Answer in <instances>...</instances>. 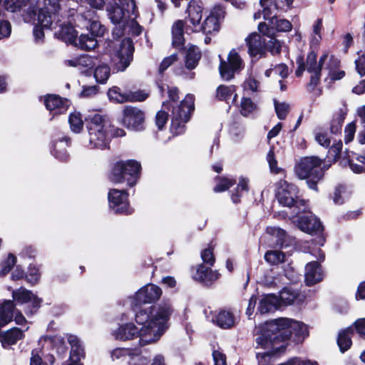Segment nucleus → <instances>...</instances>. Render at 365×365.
<instances>
[{
  "label": "nucleus",
  "instance_id": "obj_24",
  "mask_svg": "<svg viewBox=\"0 0 365 365\" xmlns=\"http://www.w3.org/2000/svg\"><path fill=\"white\" fill-rule=\"evenodd\" d=\"M81 17L86 21V28L91 31V34L95 36H102L105 31L106 28L101 23L95 18V12L92 11H87L82 14Z\"/></svg>",
  "mask_w": 365,
  "mask_h": 365
},
{
  "label": "nucleus",
  "instance_id": "obj_38",
  "mask_svg": "<svg viewBox=\"0 0 365 365\" xmlns=\"http://www.w3.org/2000/svg\"><path fill=\"white\" fill-rule=\"evenodd\" d=\"M97 44L98 41L92 34H81L78 38H76L73 45L81 49L89 51L95 48Z\"/></svg>",
  "mask_w": 365,
  "mask_h": 365
},
{
  "label": "nucleus",
  "instance_id": "obj_6",
  "mask_svg": "<svg viewBox=\"0 0 365 365\" xmlns=\"http://www.w3.org/2000/svg\"><path fill=\"white\" fill-rule=\"evenodd\" d=\"M86 128L88 132L90 148L105 149L108 148L110 134V123L102 115L95 113L88 115Z\"/></svg>",
  "mask_w": 365,
  "mask_h": 365
},
{
  "label": "nucleus",
  "instance_id": "obj_5",
  "mask_svg": "<svg viewBox=\"0 0 365 365\" xmlns=\"http://www.w3.org/2000/svg\"><path fill=\"white\" fill-rule=\"evenodd\" d=\"M329 167L320 158L308 156L299 160L295 166V172L299 178L307 180V184L310 189L317 191V184L323 179L324 172Z\"/></svg>",
  "mask_w": 365,
  "mask_h": 365
},
{
  "label": "nucleus",
  "instance_id": "obj_2",
  "mask_svg": "<svg viewBox=\"0 0 365 365\" xmlns=\"http://www.w3.org/2000/svg\"><path fill=\"white\" fill-rule=\"evenodd\" d=\"M297 64L298 65L295 72L297 76H301L305 70L311 73L308 84L309 91H313L319 84L322 68L328 70V76L332 81L340 80L345 76L344 71L339 70V59L333 55H329L328 52H324L317 60V54L314 51H311L308 53L305 63L302 58L299 57L297 59Z\"/></svg>",
  "mask_w": 365,
  "mask_h": 365
},
{
  "label": "nucleus",
  "instance_id": "obj_52",
  "mask_svg": "<svg viewBox=\"0 0 365 365\" xmlns=\"http://www.w3.org/2000/svg\"><path fill=\"white\" fill-rule=\"evenodd\" d=\"M134 350L128 348H116L110 352V357L113 361L121 359L126 356H133Z\"/></svg>",
  "mask_w": 365,
  "mask_h": 365
},
{
  "label": "nucleus",
  "instance_id": "obj_59",
  "mask_svg": "<svg viewBox=\"0 0 365 365\" xmlns=\"http://www.w3.org/2000/svg\"><path fill=\"white\" fill-rule=\"evenodd\" d=\"M147 98L148 94L143 91L127 93L128 101L140 102L145 101Z\"/></svg>",
  "mask_w": 365,
  "mask_h": 365
},
{
  "label": "nucleus",
  "instance_id": "obj_16",
  "mask_svg": "<svg viewBox=\"0 0 365 365\" xmlns=\"http://www.w3.org/2000/svg\"><path fill=\"white\" fill-rule=\"evenodd\" d=\"M108 197L109 207L115 213L130 215L133 212L128 202V193L125 190L112 189Z\"/></svg>",
  "mask_w": 365,
  "mask_h": 365
},
{
  "label": "nucleus",
  "instance_id": "obj_14",
  "mask_svg": "<svg viewBox=\"0 0 365 365\" xmlns=\"http://www.w3.org/2000/svg\"><path fill=\"white\" fill-rule=\"evenodd\" d=\"M122 123L127 128L142 130L145 128V113L133 106H126L123 111Z\"/></svg>",
  "mask_w": 365,
  "mask_h": 365
},
{
  "label": "nucleus",
  "instance_id": "obj_15",
  "mask_svg": "<svg viewBox=\"0 0 365 365\" xmlns=\"http://www.w3.org/2000/svg\"><path fill=\"white\" fill-rule=\"evenodd\" d=\"M243 68L244 63L242 59L236 50L232 49L229 53L227 63L224 60H221L219 69L222 78L229 81L234 77L235 72L241 71Z\"/></svg>",
  "mask_w": 365,
  "mask_h": 365
},
{
  "label": "nucleus",
  "instance_id": "obj_47",
  "mask_svg": "<svg viewBox=\"0 0 365 365\" xmlns=\"http://www.w3.org/2000/svg\"><path fill=\"white\" fill-rule=\"evenodd\" d=\"M135 17L129 18L125 23V26L123 29V35L125 33L134 36H138L142 33L143 29L139 24L135 20Z\"/></svg>",
  "mask_w": 365,
  "mask_h": 365
},
{
  "label": "nucleus",
  "instance_id": "obj_10",
  "mask_svg": "<svg viewBox=\"0 0 365 365\" xmlns=\"http://www.w3.org/2000/svg\"><path fill=\"white\" fill-rule=\"evenodd\" d=\"M299 190L296 185L288 183L285 180L279 182L276 192V198L283 207L293 208V216L298 215L300 212L304 211L301 206L304 205V202L299 199Z\"/></svg>",
  "mask_w": 365,
  "mask_h": 365
},
{
  "label": "nucleus",
  "instance_id": "obj_40",
  "mask_svg": "<svg viewBox=\"0 0 365 365\" xmlns=\"http://www.w3.org/2000/svg\"><path fill=\"white\" fill-rule=\"evenodd\" d=\"M201 58V53L199 48L195 46H191L187 51L185 57V65L188 69H193L196 67L199 60Z\"/></svg>",
  "mask_w": 365,
  "mask_h": 365
},
{
  "label": "nucleus",
  "instance_id": "obj_28",
  "mask_svg": "<svg viewBox=\"0 0 365 365\" xmlns=\"http://www.w3.org/2000/svg\"><path fill=\"white\" fill-rule=\"evenodd\" d=\"M257 347H260L264 349H267V351L263 353H257V359L258 360L259 365H268L270 362L272 357L277 353L284 351V345L281 344L280 342L274 343V346L270 347H265L259 344L256 341Z\"/></svg>",
  "mask_w": 365,
  "mask_h": 365
},
{
  "label": "nucleus",
  "instance_id": "obj_37",
  "mask_svg": "<svg viewBox=\"0 0 365 365\" xmlns=\"http://www.w3.org/2000/svg\"><path fill=\"white\" fill-rule=\"evenodd\" d=\"M299 296V293L297 290L288 287L284 288L278 297L279 307L292 304Z\"/></svg>",
  "mask_w": 365,
  "mask_h": 365
},
{
  "label": "nucleus",
  "instance_id": "obj_7",
  "mask_svg": "<svg viewBox=\"0 0 365 365\" xmlns=\"http://www.w3.org/2000/svg\"><path fill=\"white\" fill-rule=\"evenodd\" d=\"M65 0H44V6L38 9V24L34 28L33 34L35 41L41 43L44 38L43 29H55L60 21L58 12L61 10V2Z\"/></svg>",
  "mask_w": 365,
  "mask_h": 365
},
{
  "label": "nucleus",
  "instance_id": "obj_54",
  "mask_svg": "<svg viewBox=\"0 0 365 365\" xmlns=\"http://www.w3.org/2000/svg\"><path fill=\"white\" fill-rule=\"evenodd\" d=\"M51 341L53 348L56 349L58 354H63L66 352V346L63 337L60 335H56L51 338Z\"/></svg>",
  "mask_w": 365,
  "mask_h": 365
},
{
  "label": "nucleus",
  "instance_id": "obj_31",
  "mask_svg": "<svg viewBox=\"0 0 365 365\" xmlns=\"http://www.w3.org/2000/svg\"><path fill=\"white\" fill-rule=\"evenodd\" d=\"M24 337V331L19 328H13L6 331L0 332V341L4 348L15 344Z\"/></svg>",
  "mask_w": 365,
  "mask_h": 365
},
{
  "label": "nucleus",
  "instance_id": "obj_55",
  "mask_svg": "<svg viewBox=\"0 0 365 365\" xmlns=\"http://www.w3.org/2000/svg\"><path fill=\"white\" fill-rule=\"evenodd\" d=\"M235 183V180L230 178H220L218 180L216 186L214 187V191L216 192H224L228 190Z\"/></svg>",
  "mask_w": 365,
  "mask_h": 365
},
{
  "label": "nucleus",
  "instance_id": "obj_63",
  "mask_svg": "<svg viewBox=\"0 0 365 365\" xmlns=\"http://www.w3.org/2000/svg\"><path fill=\"white\" fill-rule=\"evenodd\" d=\"M356 124L354 122L349 123L345 128L344 141L348 143L353 140L356 132Z\"/></svg>",
  "mask_w": 365,
  "mask_h": 365
},
{
  "label": "nucleus",
  "instance_id": "obj_42",
  "mask_svg": "<svg viewBox=\"0 0 365 365\" xmlns=\"http://www.w3.org/2000/svg\"><path fill=\"white\" fill-rule=\"evenodd\" d=\"M110 75V68L109 66L105 62L99 63L94 71V77L96 81L99 83H106Z\"/></svg>",
  "mask_w": 365,
  "mask_h": 365
},
{
  "label": "nucleus",
  "instance_id": "obj_43",
  "mask_svg": "<svg viewBox=\"0 0 365 365\" xmlns=\"http://www.w3.org/2000/svg\"><path fill=\"white\" fill-rule=\"evenodd\" d=\"M264 259L269 264L276 265L285 261V255L279 250H269L265 253Z\"/></svg>",
  "mask_w": 365,
  "mask_h": 365
},
{
  "label": "nucleus",
  "instance_id": "obj_51",
  "mask_svg": "<svg viewBox=\"0 0 365 365\" xmlns=\"http://www.w3.org/2000/svg\"><path fill=\"white\" fill-rule=\"evenodd\" d=\"M267 160L272 173L279 174L283 172V170L277 166V161L275 159L273 148H271L268 152L267 155Z\"/></svg>",
  "mask_w": 365,
  "mask_h": 365
},
{
  "label": "nucleus",
  "instance_id": "obj_35",
  "mask_svg": "<svg viewBox=\"0 0 365 365\" xmlns=\"http://www.w3.org/2000/svg\"><path fill=\"white\" fill-rule=\"evenodd\" d=\"M353 334V329L349 327L339 331L337 338V344L340 351L344 353L347 351L352 344L351 335Z\"/></svg>",
  "mask_w": 365,
  "mask_h": 365
},
{
  "label": "nucleus",
  "instance_id": "obj_48",
  "mask_svg": "<svg viewBox=\"0 0 365 365\" xmlns=\"http://www.w3.org/2000/svg\"><path fill=\"white\" fill-rule=\"evenodd\" d=\"M257 109V105L250 98H242L240 103V113L247 116Z\"/></svg>",
  "mask_w": 365,
  "mask_h": 365
},
{
  "label": "nucleus",
  "instance_id": "obj_62",
  "mask_svg": "<svg viewBox=\"0 0 365 365\" xmlns=\"http://www.w3.org/2000/svg\"><path fill=\"white\" fill-rule=\"evenodd\" d=\"M167 109L163 108L162 110H160L156 114L155 123L159 129H162L167 123L168 119V114L166 112Z\"/></svg>",
  "mask_w": 365,
  "mask_h": 365
},
{
  "label": "nucleus",
  "instance_id": "obj_44",
  "mask_svg": "<svg viewBox=\"0 0 365 365\" xmlns=\"http://www.w3.org/2000/svg\"><path fill=\"white\" fill-rule=\"evenodd\" d=\"M16 263V257L9 253L6 257L1 260L0 264V276L7 274Z\"/></svg>",
  "mask_w": 365,
  "mask_h": 365
},
{
  "label": "nucleus",
  "instance_id": "obj_1",
  "mask_svg": "<svg viewBox=\"0 0 365 365\" xmlns=\"http://www.w3.org/2000/svg\"><path fill=\"white\" fill-rule=\"evenodd\" d=\"M173 312L170 303L142 308L135 312V320L140 326L125 323L112 331V336L118 341H129L139 338V344L143 346L157 341L168 329V322Z\"/></svg>",
  "mask_w": 365,
  "mask_h": 365
},
{
  "label": "nucleus",
  "instance_id": "obj_17",
  "mask_svg": "<svg viewBox=\"0 0 365 365\" xmlns=\"http://www.w3.org/2000/svg\"><path fill=\"white\" fill-rule=\"evenodd\" d=\"M187 12L188 16L185 21V32L189 34L198 31L200 22L202 16V3L196 0L190 1L187 6Z\"/></svg>",
  "mask_w": 365,
  "mask_h": 365
},
{
  "label": "nucleus",
  "instance_id": "obj_20",
  "mask_svg": "<svg viewBox=\"0 0 365 365\" xmlns=\"http://www.w3.org/2000/svg\"><path fill=\"white\" fill-rule=\"evenodd\" d=\"M248 53L252 57H262L265 53V39L259 34L253 33L246 38Z\"/></svg>",
  "mask_w": 365,
  "mask_h": 365
},
{
  "label": "nucleus",
  "instance_id": "obj_4",
  "mask_svg": "<svg viewBox=\"0 0 365 365\" xmlns=\"http://www.w3.org/2000/svg\"><path fill=\"white\" fill-rule=\"evenodd\" d=\"M169 101L163 103V108L170 111V131L174 135H180L185 132V125L189 120L194 110V96L187 94L178 103V89L175 87L168 88Z\"/></svg>",
  "mask_w": 365,
  "mask_h": 365
},
{
  "label": "nucleus",
  "instance_id": "obj_57",
  "mask_svg": "<svg viewBox=\"0 0 365 365\" xmlns=\"http://www.w3.org/2000/svg\"><path fill=\"white\" fill-rule=\"evenodd\" d=\"M148 359L147 357L140 354L138 350H134L133 356H130L129 365H148Z\"/></svg>",
  "mask_w": 365,
  "mask_h": 365
},
{
  "label": "nucleus",
  "instance_id": "obj_58",
  "mask_svg": "<svg viewBox=\"0 0 365 365\" xmlns=\"http://www.w3.org/2000/svg\"><path fill=\"white\" fill-rule=\"evenodd\" d=\"M264 46L265 51H269L273 55L279 53L281 51V44L275 38H270L268 41L265 42Z\"/></svg>",
  "mask_w": 365,
  "mask_h": 365
},
{
  "label": "nucleus",
  "instance_id": "obj_8",
  "mask_svg": "<svg viewBox=\"0 0 365 365\" xmlns=\"http://www.w3.org/2000/svg\"><path fill=\"white\" fill-rule=\"evenodd\" d=\"M121 6L117 4H110L107 6V12L111 22L115 25L113 30L114 38H120L123 36V29L125 23L129 19L128 14L131 10L133 14L136 9L134 0H118Z\"/></svg>",
  "mask_w": 365,
  "mask_h": 365
},
{
  "label": "nucleus",
  "instance_id": "obj_21",
  "mask_svg": "<svg viewBox=\"0 0 365 365\" xmlns=\"http://www.w3.org/2000/svg\"><path fill=\"white\" fill-rule=\"evenodd\" d=\"M297 226L302 231L309 234L318 232L322 230L319 220L312 213L301 216L298 220Z\"/></svg>",
  "mask_w": 365,
  "mask_h": 365
},
{
  "label": "nucleus",
  "instance_id": "obj_64",
  "mask_svg": "<svg viewBox=\"0 0 365 365\" xmlns=\"http://www.w3.org/2000/svg\"><path fill=\"white\" fill-rule=\"evenodd\" d=\"M282 365H317V363L311 360H304L299 357H294L282 364Z\"/></svg>",
  "mask_w": 365,
  "mask_h": 365
},
{
  "label": "nucleus",
  "instance_id": "obj_12",
  "mask_svg": "<svg viewBox=\"0 0 365 365\" xmlns=\"http://www.w3.org/2000/svg\"><path fill=\"white\" fill-rule=\"evenodd\" d=\"M35 0H4V6L10 12L23 11L22 16L25 22L36 21L37 8L34 6Z\"/></svg>",
  "mask_w": 365,
  "mask_h": 365
},
{
  "label": "nucleus",
  "instance_id": "obj_53",
  "mask_svg": "<svg viewBox=\"0 0 365 365\" xmlns=\"http://www.w3.org/2000/svg\"><path fill=\"white\" fill-rule=\"evenodd\" d=\"M274 108L277 117L280 120H284L289 110V105L284 102L279 103L274 101Z\"/></svg>",
  "mask_w": 365,
  "mask_h": 365
},
{
  "label": "nucleus",
  "instance_id": "obj_18",
  "mask_svg": "<svg viewBox=\"0 0 365 365\" xmlns=\"http://www.w3.org/2000/svg\"><path fill=\"white\" fill-rule=\"evenodd\" d=\"M162 295L161 289L153 284H148L135 292L133 297L135 305L153 303L158 300Z\"/></svg>",
  "mask_w": 365,
  "mask_h": 365
},
{
  "label": "nucleus",
  "instance_id": "obj_45",
  "mask_svg": "<svg viewBox=\"0 0 365 365\" xmlns=\"http://www.w3.org/2000/svg\"><path fill=\"white\" fill-rule=\"evenodd\" d=\"M270 26L272 29H276L278 31H289L292 28V24L287 19L274 18L270 19Z\"/></svg>",
  "mask_w": 365,
  "mask_h": 365
},
{
  "label": "nucleus",
  "instance_id": "obj_3",
  "mask_svg": "<svg viewBox=\"0 0 365 365\" xmlns=\"http://www.w3.org/2000/svg\"><path fill=\"white\" fill-rule=\"evenodd\" d=\"M292 334L304 338L308 336V328L302 322L287 318H281L265 323L261 329L257 342L265 347L274 346V343L284 341Z\"/></svg>",
  "mask_w": 365,
  "mask_h": 365
},
{
  "label": "nucleus",
  "instance_id": "obj_19",
  "mask_svg": "<svg viewBox=\"0 0 365 365\" xmlns=\"http://www.w3.org/2000/svg\"><path fill=\"white\" fill-rule=\"evenodd\" d=\"M44 104L52 115H56L66 112L69 101L56 95H48L45 97Z\"/></svg>",
  "mask_w": 365,
  "mask_h": 365
},
{
  "label": "nucleus",
  "instance_id": "obj_46",
  "mask_svg": "<svg viewBox=\"0 0 365 365\" xmlns=\"http://www.w3.org/2000/svg\"><path fill=\"white\" fill-rule=\"evenodd\" d=\"M68 123L71 130L74 133H79L83 127V122L81 115L77 112L70 114Z\"/></svg>",
  "mask_w": 365,
  "mask_h": 365
},
{
  "label": "nucleus",
  "instance_id": "obj_34",
  "mask_svg": "<svg viewBox=\"0 0 365 365\" xmlns=\"http://www.w3.org/2000/svg\"><path fill=\"white\" fill-rule=\"evenodd\" d=\"M96 60L97 59L91 56L81 55L72 59L67 60L66 63L69 66L76 67L81 70L83 68H92L96 64Z\"/></svg>",
  "mask_w": 365,
  "mask_h": 365
},
{
  "label": "nucleus",
  "instance_id": "obj_33",
  "mask_svg": "<svg viewBox=\"0 0 365 365\" xmlns=\"http://www.w3.org/2000/svg\"><path fill=\"white\" fill-rule=\"evenodd\" d=\"M14 304L11 300L4 301L0 304V327L6 326L9 323L14 316Z\"/></svg>",
  "mask_w": 365,
  "mask_h": 365
},
{
  "label": "nucleus",
  "instance_id": "obj_39",
  "mask_svg": "<svg viewBox=\"0 0 365 365\" xmlns=\"http://www.w3.org/2000/svg\"><path fill=\"white\" fill-rule=\"evenodd\" d=\"M220 28L219 21L217 16L212 12L204 21L202 24L200 26L199 31H202L205 34H212L217 31Z\"/></svg>",
  "mask_w": 365,
  "mask_h": 365
},
{
  "label": "nucleus",
  "instance_id": "obj_29",
  "mask_svg": "<svg viewBox=\"0 0 365 365\" xmlns=\"http://www.w3.org/2000/svg\"><path fill=\"white\" fill-rule=\"evenodd\" d=\"M219 274L210 269L203 264H199L197 268L195 273L193 274V279L196 281L202 282L207 284L218 278Z\"/></svg>",
  "mask_w": 365,
  "mask_h": 365
},
{
  "label": "nucleus",
  "instance_id": "obj_30",
  "mask_svg": "<svg viewBox=\"0 0 365 365\" xmlns=\"http://www.w3.org/2000/svg\"><path fill=\"white\" fill-rule=\"evenodd\" d=\"M279 300L278 296L274 294L264 295L259 300L258 312L261 314H266L279 309Z\"/></svg>",
  "mask_w": 365,
  "mask_h": 365
},
{
  "label": "nucleus",
  "instance_id": "obj_26",
  "mask_svg": "<svg viewBox=\"0 0 365 365\" xmlns=\"http://www.w3.org/2000/svg\"><path fill=\"white\" fill-rule=\"evenodd\" d=\"M236 317L232 312L221 309L212 317V322L222 329H230L236 324Z\"/></svg>",
  "mask_w": 365,
  "mask_h": 365
},
{
  "label": "nucleus",
  "instance_id": "obj_36",
  "mask_svg": "<svg viewBox=\"0 0 365 365\" xmlns=\"http://www.w3.org/2000/svg\"><path fill=\"white\" fill-rule=\"evenodd\" d=\"M184 24L182 20L177 21L172 28L173 45L180 48L184 44Z\"/></svg>",
  "mask_w": 365,
  "mask_h": 365
},
{
  "label": "nucleus",
  "instance_id": "obj_11",
  "mask_svg": "<svg viewBox=\"0 0 365 365\" xmlns=\"http://www.w3.org/2000/svg\"><path fill=\"white\" fill-rule=\"evenodd\" d=\"M116 46L115 57L113 58L117 71H124L133 58L134 46L130 38H124Z\"/></svg>",
  "mask_w": 365,
  "mask_h": 365
},
{
  "label": "nucleus",
  "instance_id": "obj_60",
  "mask_svg": "<svg viewBox=\"0 0 365 365\" xmlns=\"http://www.w3.org/2000/svg\"><path fill=\"white\" fill-rule=\"evenodd\" d=\"M201 258L205 263L210 266H212L215 261L213 255V250L210 247L203 250L201 252Z\"/></svg>",
  "mask_w": 365,
  "mask_h": 365
},
{
  "label": "nucleus",
  "instance_id": "obj_50",
  "mask_svg": "<svg viewBox=\"0 0 365 365\" xmlns=\"http://www.w3.org/2000/svg\"><path fill=\"white\" fill-rule=\"evenodd\" d=\"M108 96L110 100L117 103H123L128 102L127 93H122L120 88L118 87H113L109 89Z\"/></svg>",
  "mask_w": 365,
  "mask_h": 365
},
{
  "label": "nucleus",
  "instance_id": "obj_61",
  "mask_svg": "<svg viewBox=\"0 0 365 365\" xmlns=\"http://www.w3.org/2000/svg\"><path fill=\"white\" fill-rule=\"evenodd\" d=\"M177 59L178 56L175 53L165 58L159 66V73H163L168 67H170L175 61H176Z\"/></svg>",
  "mask_w": 365,
  "mask_h": 365
},
{
  "label": "nucleus",
  "instance_id": "obj_56",
  "mask_svg": "<svg viewBox=\"0 0 365 365\" xmlns=\"http://www.w3.org/2000/svg\"><path fill=\"white\" fill-rule=\"evenodd\" d=\"M346 188L343 185H338L335 187L332 195V199L335 204L341 205L344 202V194Z\"/></svg>",
  "mask_w": 365,
  "mask_h": 365
},
{
  "label": "nucleus",
  "instance_id": "obj_13",
  "mask_svg": "<svg viewBox=\"0 0 365 365\" xmlns=\"http://www.w3.org/2000/svg\"><path fill=\"white\" fill-rule=\"evenodd\" d=\"M12 297L16 304H27L25 309V313L26 314H34L36 313L42 302V300L33 292L24 287H20L14 290L12 292Z\"/></svg>",
  "mask_w": 365,
  "mask_h": 365
},
{
  "label": "nucleus",
  "instance_id": "obj_32",
  "mask_svg": "<svg viewBox=\"0 0 365 365\" xmlns=\"http://www.w3.org/2000/svg\"><path fill=\"white\" fill-rule=\"evenodd\" d=\"M55 35L66 43L73 45L77 38V31L70 24L61 25L60 29L55 33Z\"/></svg>",
  "mask_w": 365,
  "mask_h": 365
},
{
  "label": "nucleus",
  "instance_id": "obj_23",
  "mask_svg": "<svg viewBox=\"0 0 365 365\" xmlns=\"http://www.w3.org/2000/svg\"><path fill=\"white\" fill-rule=\"evenodd\" d=\"M305 282L307 285L312 286L322 280L323 273L322 267L317 262H311L305 266Z\"/></svg>",
  "mask_w": 365,
  "mask_h": 365
},
{
  "label": "nucleus",
  "instance_id": "obj_25",
  "mask_svg": "<svg viewBox=\"0 0 365 365\" xmlns=\"http://www.w3.org/2000/svg\"><path fill=\"white\" fill-rule=\"evenodd\" d=\"M70 143V138L67 136L54 140L51 151L52 155L60 161H67L69 158L67 148Z\"/></svg>",
  "mask_w": 365,
  "mask_h": 365
},
{
  "label": "nucleus",
  "instance_id": "obj_49",
  "mask_svg": "<svg viewBox=\"0 0 365 365\" xmlns=\"http://www.w3.org/2000/svg\"><path fill=\"white\" fill-rule=\"evenodd\" d=\"M272 72L277 75H279L281 78H287L289 75V68L284 63H279L275 65L274 68H270L266 70L264 74L267 77H269Z\"/></svg>",
  "mask_w": 365,
  "mask_h": 365
},
{
  "label": "nucleus",
  "instance_id": "obj_22",
  "mask_svg": "<svg viewBox=\"0 0 365 365\" xmlns=\"http://www.w3.org/2000/svg\"><path fill=\"white\" fill-rule=\"evenodd\" d=\"M270 246L283 247L287 246L288 236L287 232L278 227H268L266 230Z\"/></svg>",
  "mask_w": 365,
  "mask_h": 365
},
{
  "label": "nucleus",
  "instance_id": "obj_9",
  "mask_svg": "<svg viewBox=\"0 0 365 365\" xmlns=\"http://www.w3.org/2000/svg\"><path fill=\"white\" fill-rule=\"evenodd\" d=\"M140 168V164L136 160L119 161L115 164L109 178L115 183L126 181L130 187H133L139 178Z\"/></svg>",
  "mask_w": 365,
  "mask_h": 365
},
{
  "label": "nucleus",
  "instance_id": "obj_27",
  "mask_svg": "<svg viewBox=\"0 0 365 365\" xmlns=\"http://www.w3.org/2000/svg\"><path fill=\"white\" fill-rule=\"evenodd\" d=\"M68 342L71 345L70 362L80 363L81 359L85 357L84 348L76 336L68 335Z\"/></svg>",
  "mask_w": 365,
  "mask_h": 365
},
{
  "label": "nucleus",
  "instance_id": "obj_41",
  "mask_svg": "<svg viewBox=\"0 0 365 365\" xmlns=\"http://www.w3.org/2000/svg\"><path fill=\"white\" fill-rule=\"evenodd\" d=\"M235 86H220L217 90V97L218 99L221 101H225L227 103H230L229 101L230 100L232 95H234L232 102L234 103L236 101L237 95L235 93Z\"/></svg>",
  "mask_w": 365,
  "mask_h": 365
}]
</instances>
